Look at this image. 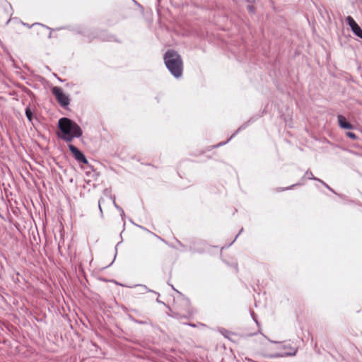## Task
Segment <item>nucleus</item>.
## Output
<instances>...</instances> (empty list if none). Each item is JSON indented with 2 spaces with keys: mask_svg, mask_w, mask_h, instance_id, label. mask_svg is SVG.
<instances>
[{
  "mask_svg": "<svg viewBox=\"0 0 362 362\" xmlns=\"http://www.w3.org/2000/svg\"><path fill=\"white\" fill-rule=\"evenodd\" d=\"M192 315V311H189V312H188V313H187V315H185V316H186V317H187V316H191Z\"/></svg>",
  "mask_w": 362,
  "mask_h": 362,
  "instance_id": "nucleus-12",
  "label": "nucleus"
},
{
  "mask_svg": "<svg viewBox=\"0 0 362 362\" xmlns=\"http://www.w3.org/2000/svg\"><path fill=\"white\" fill-rule=\"evenodd\" d=\"M338 123L341 128L342 129H353V125L346 121V119L345 117L342 115H338L337 117Z\"/></svg>",
  "mask_w": 362,
  "mask_h": 362,
  "instance_id": "nucleus-6",
  "label": "nucleus"
},
{
  "mask_svg": "<svg viewBox=\"0 0 362 362\" xmlns=\"http://www.w3.org/2000/svg\"><path fill=\"white\" fill-rule=\"evenodd\" d=\"M25 115H26L28 119L30 121L32 119L33 114H32L31 110L29 108H27L25 110Z\"/></svg>",
  "mask_w": 362,
  "mask_h": 362,
  "instance_id": "nucleus-9",
  "label": "nucleus"
},
{
  "mask_svg": "<svg viewBox=\"0 0 362 362\" xmlns=\"http://www.w3.org/2000/svg\"><path fill=\"white\" fill-rule=\"evenodd\" d=\"M58 124L61 131L58 136L66 142H71L74 138H78L82 135L81 127L69 118L59 119Z\"/></svg>",
  "mask_w": 362,
  "mask_h": 362,
  "instance_id": "nucleus-1",
  "label": "nucleus"
},
{
  "mask_svg": "<svg viewBox=\"0 0 362 362\" xmlns=\"http://www.w3.org/2000/svg\"><path fill=\"white\" fill-rule=\"evenodd\" d=\"M69 148L74 158L79 162L83 163H88V160L86 158L85 156L74 145L69 144Z\"/></svg>",
  "mask_w": 362,
  "mask_h": 362,
  "instance_id": "nucleus-5",
  "label": "nucleus"
},
{
  "mask_svg": "<svg viewBox=\"0 0 362 362\" xmlns=\"http://www.w3.org/2000/svg\"><path fill=\"white\" fill-rule=\"evenodd\" d=\"M165 64L175 77H180L182 74L183 63L180 54L175 50H168L164 56Z\"/></svg>",
  "mask_w": 362,
  "mask_h": 362,
  "instance_id": "nucleus-2",
  "label": "nucleus"
},
{
  "mask_svg": "<svg viewBox=\"0 0 362 362\" xmlns=\"http://www.w3.org/2000/svg\"><path fill=\"white\" fill-rule=\"evenodd\" d=\"M346 21L350 26L352 31H354V30H356V28L358 26V25L356 23V22L351 16H348L346 19Z\"/></svg>",
  "mask_w": 362,
  "mask_h": 362,
  "instance_id": "nucleus-7",
  "label": "nucleus"
},
{
  "mask_svg": "<svg viewBox=\"0 0 362 362\" xmlns=\"http://www.w3.org/2000/svg\"><path fill=\"white\" fill-rule=\"evenodd\" d=\"M234 267H235V271L238 272V264L236 262H234Z\"/></svg>",
  "mask_w": 362,
  "mask_h": 362,
  "instance_id": "nucleus-11",
  "label": "nucleus"
},
{
  "mask_svg": "<svg viewBox=\"0 0 362 362\" xmlns=\"http://www.w3.org/2000/svg\"><path fill=\"white\" fill-rule=\"evenodd\" d=\"M249 9H250V11H252V9H253L252 6H249Z\"/></svg>",
  "mask_w": 362,
  "mask_h": 362,
  "instance_id": "nucleus-13",
  "label": "nucleus"
},
{
  "mask_svg": "<svg viewBox=\"0 0 362 362\" xmlns=\"http://www.w3.org/2000/svg\"><path fill=\"white\" fill-rule=\"evenodd\" d=\"M353 33L362 39V29L359 27V25L356 28V30H354Z\"/></svg>",
  "mask_w": 362,
  "mask_h": 362,
  "instance_id": "nucleus-8",
  "label": "nucleus"
},
{
  "mask_svg": "<svg viewBox=\"0 0 362 362\" xmlns=\"http://www.w3.org/2000/svg\"><path fill=\"white\" fill-rule=\"evenodd\" d=\"M281 349L283 350L284 354L286 356H294L298 351V348L293 342L290 341L282 344Z\"/></svg>",
  "mask_w": 362,
  "mask_h": 362,
  "instance_id": "nucleus-4",
  "label": "nucleus"
},
{
  "mask_svg": "<svg viewBox=\"0 0 362 362\" xmlns=\"http://www.w3.org/2000/svg\"><path fill=\"white\" fill-rule=\"evenodd\" d=\"M346 134L348 137L351 138V139L356 140L357 139V136L353 132H346Z\"/></svg>",
  "mask_w": 362,
  "mask_h": 362,
  "instance_id": "nucleus-10",
  "label": "nucleus"
},
{
  "mask_svg": "<svg viewBox=\"0 0 362 362\" xmlns=\"http://www.w3.org/2000/svg\"><path fill=\"white\" fill-rule=\"evenodd\" d=\"M52 93L55 96L57 102L63 107L68 106L70 103V99L60 87L54 86L52 88Z\"/></svg>",
  "mask_w": 362,
  "mask_h": 362,
  "instance_id": "nucleus-3",
  "label": "nucleus"
}]
</instances>
